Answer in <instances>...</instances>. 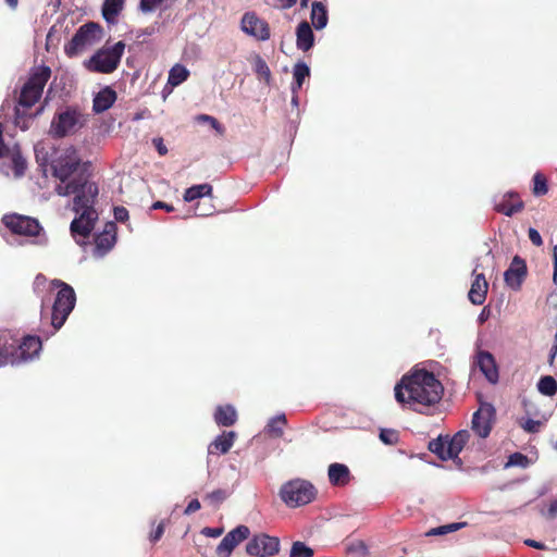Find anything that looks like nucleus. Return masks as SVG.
Segmentation results:
<instances>
[{"mask_svg":"<svg viewBox=\"0 0 557 557\" xmlns=\"http://www.w3.org/2000/svg\"><path fill=\"white\" fill-rule=\"evenodd\" d=\"M50 165L52 175L59 181L54 187L59 196L67 197L74 195L76 197L85 195L89 199L97 197L98 187L88 180L75 148L67 147L60 151L51 160Z\"/></svg>","mask_w":557,"mask_h":557,"instance_id":"f257e3e1","label":"nucleus"},{"mask_svg":"<svg viewBox=\"0 0 557 557\" xmlns=\"http://www.w3.org/2000/svg\"><path fill=\"white\" fill-rule=\"evenodd\" d=\"M394 389L396 400L414 410L419 406L429 407L438 403L444 391L442 383L434 374L424 370L405 375Z\"/></svg>","mask_w":557,"mask_h":557,"instance_id":"f03ea898","label":"nucleus"},{"mask_svg":"<svg viewBox=\"0 0 557 557\" xmlns=\"http://www.w3.org/2000/svg\"><path fill=\"white\" fill-rule=\"evenodd\" d=\"M96 197L76 196L73 200V210L76 218L71 223V233L77 244L89 236L98 220V213L94 208Z\"/></svg>","mask_w":557,"mask_h":557,"instance_id":"7ed1b4c3","label":"nucleus"},{"mask_svg":"<svg viewBox=\"0 0 557 557\" xmlns=\"http://www.w3.org/2000/svg\"><path fill=\"white\" fill-rule=\"evenodd\" d=\"M52 287L59 288L51 313V325L55 331L62 327L70 313L73 311L76 302V295L74 289L66 283L60 280L50 282Z\"/></svg>","mask_w":557,"mask_h":557,"instance_id":"20e7f679","label":"nucleus"},{"mask_svg":"<svg viewBox=\"0 0 557 557\" xmlns=\"http://www.w3.org/2000/svg\"><path fill=\"white\" fill-rule=\"evenodd\" d=\"M317 495L314 486L306 480L294 479L281 486L280 497L289 508H297L311 503Z\"/></svg>","mask_w":557,"mask_h":557,"instance_id":"39448f33","label":"nucleus"},{"mask_svg":"<svg viewBox=\"0 0 557 557\" xmlns=\"http://www.w3.org/2000/svg\"><path fill=\"white\" fill-rule=\"evenodd\" d=\"M124 50L125 44L117 41L112 47L99 49L90 59L84 62V65L91 72L112 73L117 69Z\"/></svg>","mask_w":557,"mask_h":557,"instance_id":"423d86ee","label":"nucleus"},{"mask_svg":"<svg viewBox=\"0 0 557 557\" xmlns=\"http://www.w3.org/2000/svg\"><path fill=\"white\" fill-rule=\"evenodd\" d=\"M50 75V67L45 65L35 67L32 71L28 81L25 83L21 91L18 104L22 108H32L40 99Z\"/></svg>","mask_w":557,"mask_h":557,"instance_id":"0eeeda50","label":"nucleus"},{"mask_svg":"<svg viewBox=\"0 0 557 557\" xmlns=\"http://www.w3.org/2000/svg\"><path fill=\"white\" fill-rule=\"evenodd\" d=\"M102 38L101 27L92 22L82 25L71 41L65 45L64 51L67 57L73 58L79 55Z\"/></svg>","mask_w":557,"mask_h":557,"instance_id":"6e6552de","label":"nucleus"},{"mask_svg":"<svg viewBox=\"0 0 557 557\" xmlns=\"http://www.w3.org/2000/svg\"><path fill=\"white\" fill-rule=\"evenodd\" d=\"M84 115L76 109L67 108L57 113L50 125V134L62 138L79 131L85 125Z\"/></svg>","mask_w":557,"mask_h":557,"instance_id":"1a4fd4ad","label":"nucleus"},{"mask_svg":"<svg viewBox=\"0 0 557 557\" xmlns=\"http://www.w3.org/2000/svg\"><path fill=\"white\" fill-rule=\"evenodd\" d=\"M278 549V539L267 534L253 536L246 545L247 554L255 557H270L275 555Z\"/></svg>","mask_w":557,"mask_h":557,"instance_id":"9d476101","label":"nucleus"},{"mask_svg":"<svg viewBox=\"0 0 557 557\" xmlns=\"http://www.w3.org/2000/svg\"><path fill=\"white\" fill-rule=\"evenodd\" d=\"M3 224L14 234L24 236H38L41 226L38 221L29 216L9 214L2 219Z\"/></svg>","mask_w":557,"mask_h":557,"instance_id":"9b49d317","label":"nucleus"},{"mask_svg":"<svg viewBox=\"0 0 557 557\" xmlns=\"http://www.w3.org/2000/svg\"><path fill=\"white\" fill-rule=\"evenodd\" d=\"M41 349V341L37 336H26L18 347L11 352L10 362L18 366L22 362L33 360Z\"/></svg>","mask_w":557,"mask_h":557,"instance_id":"f8f14e48","label":"nucleus"},{"mask_svg":"<svg viewBox=\"0 0 557 557\" xmlns=\"http://www.w3.org/2000/svg\"><path fill=\"white\" fill-rule=\"evenodd\" d=\"M495 418V409L490 404H482L472 418V430L481 438L490 435Z\"/></svg>","mask_w":557,"mask_h":557,"instance_id":"ddd939ff","label":"nucleus"},{"mask_svg":"<svg viewBox=\"0 0 557 557\" xmlns=\"http://www.w3.org/2000/svg\"><path fill=\"white\" fill-rule=\"evenodd\" d=\"M242 30L258 39L265 41L270 38V28L265 21L258 17L255 13L248 12L242 18Z\"/></svg>","mask_w":557,"mask_h":557,"instance_id":"4468645a","label":"nucleus"},{"mask_svg":"<svg viewBox=\"0 0 557 557\" xmlns=\"http://www.w3.org/2000/svg\"><path fill=\"white\" fill-rule=\"evenodd\" d=\"M250 534L249 528L246 525H238L230 531L216 546V554L219 557H230L233 549L243 541L248 539Z\"/></svg>","mask_w":557,"mask_h":557,"instance_id":"2eb2a0df","label":"nucleus"},{"mask_svg":"<svg viewBox=\"0 0 557 557\" xmlns=\"http://www.w3.org/2000/svg\"><path fill=\"white\" fill-rule=\"evenodd\" d=\"M116 225L114 222H108L104 228L95 238V248L92 255L95 258L104 257L115 245Z\"/></svg>","mask_w":557,"mask_h":557,"instance_id":"dca6fc26","label":"nucleus"},{"mask_svg":"<svg viewBox=\"0 0 557 557\" xmlns=\"http://www.w3.org/2000/svg\"><path fill=\"white\" fill-rule=\"evenodd\" d=\"M527 275V264L523 259L513 257L509 268L504 273V280L508 287L518 290Z\"/></svg>","mask_w":557,"mask_h":557,"instance_id":"f3484780","label":"nucleus"},{"mask_svg":"<svg viewBox=\"0 0 557 557\" xmlns=\"http://www.w3.org/2000/svg\"><path fill=\"white\" fill-rule=\"evenodd\" d=\"M474 280L471 284L468 297L473 305H482L485 301L488 284L483 273H478V268L473 270Z\"/></svg>","mask_w":557,"mask_h":557,"instance_id":"a211bd4d","label":"nucleus"},{"mask_svg":"<svg viewBox=\"0 0 557 557\" xmlns=\"http://www.w3.org/2000/svg\"><path fill=\"white\" fill-rule=\"evenodd\" d=\"M522 208L523 202L513 193H507L499 200L495 201V210L507 216L513 215L521 211Z\"/></svg>","mask_w":557,"mask_h":557,"instance_id":"6ab92c4d","label":"nucleus"},{"mask_svg":"<svg viewBox=\"0 0 557 557\" xmlns=\"http://www.w3.org/2000/svg\"><path fill=\"white\" fill-rule=\"evenodd\" d=\"M476 364L491 383H496L498 380V371L492 354L487 351H480L476 356Z\"/></svg>","mask_w":557,"mask_h":557,"instance_id":"aec40b11","label":"nucleus"},{"mask_svg":"<svg viewBox=\"0 0 557 557\" xmlns=\"http://www.w3.org/2000/svg\"><path fill=\"white\" fill-rule=\"evenodd\" d=\"M236 440V433L234 431L223 432L218 435L213 442L208 446L209 454H226Z\"/></svg>","mask_w":557,"mask_h":557,"instance_id":"412c9836","label":"nucleus"},{"mask_svg":"<svg viewBox=\"0 0 557 557\" xmlns=\"http://www.w3.org/2000/svg\"><path fill=\"white\" fill-rule=\"evenodd\" d=\"M116 100V94L110 87L101 89L94 98L92 109L96 113H102L110 109Z\"/></svg>","mask_w":557,"mask_h":557,"instance_id":"4be33fe9","label":"nucleus"},{"mask_svg":"<svg viewBox=\"0 0 557 557\" xmlns=\"http://www.w3.org/2000/svg\"><path fill=\"white\" fill-rule=\"evenodd\" d=\"M296 45L299 50L308 51L314 42L313 32L307 22H301L296 30Z\"/></svg>","mask_w":557,"mask_h":557,"instance_id":"5701e85b","label":"nucleus"},{"mask_svg":"<svg viewBox=\"0 0 557 557\" xmlns=\"http://www.w3.org/2000/svg\"><path fill=\"white\" fill-rule=\"evenodd\" d=\"M329 480L333 485H345L349 481V469L343 463H332L327 471Z\"/></svg>","mask_w":557,"mask_h":557,"instance_id":"b1692460","label":"nucleus"},{"mask_svg":"<svg viewBox=\"0 0 557 557\" xmlns=\"http://www.w3.org/2000/svg\"><path fill=\"white\" fill-rule=\"evenodd\" d=\"M469 438V431L461 430L457 432L450 440H447L448 455H446V457H451V459L458 457L465 445L468 443Z\"/></svg>","mask_w":557,"mask_h":557,"instance_id":"393cba45","label":"nucleus"},{"mask_svg":"<svg viewBox=\"0 0 557 557\" xmlns=\"http://www.w3.org/2000/svg\"><path fill=\"white\" fill-rule=\"evenodd\" d=\"M237 420V413L233 406H219L214 412V421L218 425L231 426Z\"/></svg>","mask_w":557,"mask_h":557,"instance_id":"a878e982","label":"nucleus"},{"mask_svg":"<svg viewBox=\"0 0 557 557\" xmlns=\"http://www.w3.org/2000/svg\"><path fill=\"white\" fill-rule=\"evenodd\" d=\"M311 22L315 29L320 30L327 25V10L321 2H313L311 5Z\"/></svg>","mask_w":557,"mask_h":557,"instance_id":"bb28decb","label":"nucleus"},{"mask_svg":"<svg viewBox=\"0 0 557 557\" xmlns=\"http://www.w3.org/2000/svg\"><path fill=\"white\" fill-rule=\"evenodd\" d=\"M250 62L258 78L260 81H264L267 85H270L272 81V74L267 62L259 54H253L250 59Z\"/></svg>","mask_w":557,"mask_h":557,"instance_id":"cd10ccee","label":"nucleus"},{"mask_svg":"<svg viewBox=\"0 0 557 557\" xmlns=\"http://www.w3.org/2000/svg\"><path fill=\"white\" fill-rule=\"evenodd\" d=\"M125 0H104L102 4V16L108 23H114L123 10Z\"/></svg>","mask_w":557,"mask_h":557,"instance_id":"c85d7f7f","label":"nucleus"},{"mask_svg":"<svg viewBox=\"0 0 557 557\" xmlns=\"http://www.w3.org/2000/svg\"><path fill=\"white\" fill-rule=\"evenodd\" d=\"M212 194V186L210 184H199L194 185L186 189L184 194V200L187 202H191L198 198H202L206 196H211Z\"/></svg>","mask_w":557,"mask_h":557,"instance_id":"c756f323","label":"nucleus"},{"mask_svg":"<svg viewBox=\"0 0 557 557\" xmlns=\"http://www.w3.org/2000/svg\"><path fill=\"white\" fill-rule=\"evenodd\" d=\"M285 424V414H277L269 420L265 426V432L272 437H282Z\"/></svg>","mask_w":557,"mask_h":557,"instance_id":"7c9ffc66","label":"nucleus"},{"mask_svg":"<svg viewBox=\"0 0 557 557\" xmlns=\"http://www.w3.org/2000/svg\"><path fill=\"white\" fill-rule=\"evenodd\" d=\"M189 71L184 65L176 64L169 72L168 83L173 87L178 86L187 79Z\"/></svg>","mask_w":557,"mask_h":557,"instance_id":"2f4dec72","label":"nucleus"},{"mask_svg":"<svg viewBox=\"0 0 557 557\" xmlns=\"http://www.w3.org/2000/svg\"><path fill=\"white\" fill-rule=\"evenodd\" d=\"M429 449L437 455L442 460H449L451 457H446L448 455V443L447 440L438 437L429 443Z\"/></svg>","mask_w":557,"mask_h":557,"instance_id":"473e14b6","label":"nucleus"},{"mask_svg":"<svg viewBox=\"0 0 557 557\" xmlns=\"http://www.w3.org/2000/svg\"><path fill=\"white\" fill-rule=\"evenodd\" d=\"M537 389L545 396H553L557 391V382L553 376H543L537 383Z\"/></svg>","mask_w":557,"mask_h":557,"instance_id":"72a5a7b5","label":"nucleus"},{"mask_svg":"<svg viewBox=\"0 0 557 557\" xmlns=\"http://www.w3.org/2000/svg\"><path fill=\"white\" fill-rule=\"evenodd\" d=\"M463 525H465V523H461V522H455V523L441 525V527L433 528V529L429 530L425 535L426 536L444 535V534H447L450 532H455V531L461 529Z\"/></svg>","mask_w":557,"mask_h":557,"instance_id":"f704fd0d","label":"nucleus"},{"mask_svg":"<svg viewBox=\"0 0 557 557\" xmlns=\"http://www.w3.org/2000/svg\"><path fill=\"white\" fill-rule=\"evenodd\" d=\"M310 76V69L305 62H298L293 69L294 81L304 84L306 78Z\"/></svg>","mask_w":557,"mask_h":557,"instance_id":"c9c22d12","label":"nucleus"},{"mask_svg":"<svg viewBox=\"0 0 557 557\" xmlns=\"http://www.w3.org/2000/svg\"><path fill=\"white\" fill-rule=\"evenodd\" d=\"M530 466L529 458L521 453H513L509 456L508 461L505 465V468L510 467H520L528 468Z\"/></svg>","mask_w":557,"mask_h":557,"instance_id":"e433bc0d","label":"nucleus"},{"mask_svg":"<svg viewBox=\"0 0 557 557\" xmlns=\"http://www.w3.org/2000/svg\"><path fill=\"white\" fill-rule=\"evenodd\" d=\"M548 191L547 181L544 175L536 173L533 176V194L535 196H543Z\"/></svg>","mask_w":557,"mask_h":557,"instance_id":"4c0bfd02","label":"nucleus"},{"mask_svg":"<svg viewBox=\"0 0 557 557\" xmlns=\"http://www.w3.org/2000/svg\"><path fill=\"white\" fill-rule=\"evenodd\" d=\"M313 550L302 542H295L292 546L290 557H312Z\"/></svg>","mask_w":557,"mask_h":557,"instance_id":"58836bf2","label":"nucleus"},{"mask_svg":"<svg viewBox=\"0 0 557 557\" xmlns=\"http://www.w3.org/2000/svg\"><path fill=\"white\" fill-rule=\"evenodd\" d=\"M196 121L199 123H207L209 124L213 129H215L216 133L223 134L224 127L219 123V121L208 114H199L196 116Z\"/></svg>","mask_w":557,"mask_h":557,"instance_id":"ea45409f","label":"nucleus"},{"mask_svg":"<svg viewBox=\"0 0 557 557\" xmlns=\"http://www.w3.org/2000/svg\"><path fill=\"white\" fill-rule=\"evenodd\" d=\"M228 497V493L224 490H215L211 493H209L207 495V498L212 503V504H221L222 502H224L226 498Z\"/></svg>","mask_w":557,"mask_h":557,"instance_id":"a19ab883","label":"nucleus"},{"mask_svg":"<svg viewBox=\"0 0 557 557\" xmlns=\"http://www.w3.org/2000/svg\"><path fill=\"white\" fill-rule=\"evenodd\" d=\"M542 422L539 420L527 419L522 424V429L528 433H536L540 431Z\"/></svg>","mask_w":557,"mask_h":557,"instance_id":"79ce46f5","label":"nucleus"},{"mask_svg":"<svg viewBox=\"0 0 557 557\" xmlns=\"http://www.w3.org/2000/svg\"><path fill=\"white\" fill-rule=\"evenodd\" d=\"M164 0H140V10L143 12H152L159 8Z\"/></svg>","mask_w":557,"mask_h":557,"instance_id":"37998d69","label":"nucleus"},{"mask_svg":"<svg viewBox=\"0 0 557 557\" xmlns=\"http://www.w3.org/2000/svg\"><path fill=\"white\" fill-rule=\"evenodd\" d=\"M380 438L383 443L392 445L397 442V434L393 430H382L380 433Z\"/></svg>","mask_w":557,"mask_h":557,"instance_id":"c03bdc74","label":"nucleus"},{"mask_svg":"<svg viewBox=\"0 0 557 557\" xmlns=\"http://www.w3.org/2000/svg\"><path fill=\"white\" fill-rule=\"evenodd\" d=\"M206 202H198L195 208V214L199 216H207L212 213V205L209 203L208 207Z\"/></svg>","mask_w":557,"mask_h":557,"instance_id":"a18cd8bd","label":"nucleus"},{"mask_svg":"<svg viewBox=\"0 0 557 557\" xmlns=\"http://www.w3.org/2000/svg\"><path fill=\"white\" fill-rule=\"evenodd\" d=\"M23 114H24V112H22L20 108H16V111H15V124H16V126H18L23 131H25V129L28 128L27 122H28L29 119H24Z\"/></svg>","mask_w":557,"mask_h":557,"instance_id":"49530a36","label":"nucleus"},{"mask_svg":"<svg viewBox=\"0 0 557 557\" xmlns=\"http://www.w3.org/2000/svg\"><path fill=\"white\" fill-rule=\"evenodd\" d=\"M528 234L529 239L532 242L533 245L539 247L543 244L541 234L535 228L530 227Z\"/></svg>","mask_w":557,"mask_h":557,"instance_id":"de8ad7c7","label":"nucleus"},{"mask_svg":"<svg viewBox=\"0 0 557 557\" xmlns=\"http://www.w3.org/2000/svg\"><path fill=\"white\" fill-rule=\"evenodd\" d=\"M114 219L120 222L126 221L128 219V211L124 207H115Z\"/></svg>","mask_w":557,"mask_h":557,"instance_id":"09e8293b","label":"nucleus"},{"mask_svg":"<svg viewBox=\"0 0 557 557\" xmlns=\"http://www.w3.org/2000/svg\"><path fill=\"white\" fill-rule=\"evenodd\" d=\"M201 533L208 537H219L223 533V529L221 528H203Z\"/></svg>","mask_w":557,"mask_h":557,"instance_id":"8fccbe9b","label":"nucleus"},{"mask_svg":"<svg viewBox=\"0 0 557 557\" xmlns=\"http://www.w3.org/2000/svg\"><path fill=\"white\" fill-rule=\"evenodd\" d=\"M164 533V523L161 522L159 523V525L156 528V530L150 534V540L151 542H157L161 539V536L163 535Z\"/></svg>","mask_w":557,"mask_h":557,"instance_id":"3c124183","label":"nucleus"},{"mask_svg":"<svg viewBox=\"0 0 557 557\" xmlns=\"http://www.w3.org/2000/svg\"><path fill=\"white\" fill-rule=\"evenodd\" d=\"M152 143L161 156L168 153V148L165 147L162 138H153Z\"/></svg>","mask_w":557,"mask_h":557,"instance_id":"603ef678","label":"nucleus"},{"mask_svg":"<svg viewBox=\"0 0 557 557\" xmlns=\"http://www.w3.org/2000/svg\"><path fill=\"white\" fill-rule=\"evenodd\" d=\"M200 503L198 499H193L191 502H189V504L187 505V507L185 508V511L184 513L185 515H190L197 510L200 509Z\"/></svg>","mask_w":557,"mask_h":557,"instance_id":"864d4df0","label":"nucleus"},{"mask_svg":"<svg viewBox=\"0 0 557 557\" xmlns=\"http://www.w3.org/2000/svg\"><path fill=\"white\" fill-rule=\"evenodd\" d=\"M11 352L9 354L7 348H0V367L4 364H11L10 362Z\"/></svg>","mask_w":557,"mask_h":557,"instance_id":"5fc2aeb1","label":"nucleus"},{"mask_svg":"<svg viewBox=\"0 0 557 557\" xmlns=\"http://www.w3.org/2000/svg\"><path fill=\"white\" fill-rule=\"evenodd\" d=\"M545 516L548 519H554L557 516V499L553 500L549 505L548 510L546 511Z\"/></svg>","mask_w":557,"mask_h":557,"instance_id":"6e6d98bb","label":"nucleus"},{"mask_svg":"<svg viewBox=\"0 0 557 557\" xmlns=\"http://www.w3.org/2000/svg\"><path fill=\"white\" fill-rule=\"evenodd\" d=\"M152 208L153 209H164L166 210L168 212H171L174 210V208L171 206V205H168L166 202H163V201H157L152 205Z\"/></svg>","mask_w":557,"mask_h":557,"instance_id":"4d7b16f0","label":"nucleus"},{"mask_svg":"<svg viewBox=\"0 0 557 557\" xmlns=\"http://www.w3.org/2000/svg\"><path fill=\"white\" fill-rule=\"evenodd\" d=\"M349 550L364 555L367 553V546L362 542H359L358 544L350 546Z\"/></svg>","mask_w":557,"mask_h":557,"instance_id":"13d9d810","label":"nucleus"},{"mask_svg":"<svg viewBox=\"0 0 557 557\" xmlns=\"http://www.w3.org/2000/svg\"><path fill=\"white\" fill-rule=\"evenodd\" d=\"M528 546L536 548V549H544L545 545L541 542H536L534 540H525L524 542Z\"/></svg>","mask_w":557,"mask_h":557,"instance_id":"bf43d9fd","label":"nucleus"},{"mask_svg":"<svg viewBox=\"0 0 557 557\" xmlns=\"http://www.w3.org/2000/svg\"><path fill=\"white\" fill-rule=\"evenodd\" d=\"M554 282L557 285V246L554 249Z\"/></svg>","mask_w":557,"mask_h":557,"instance_id":"052dcab7","label":"nucleus"},{"mask_svg":"<svg viewBox=\"0 0 557 557\" xmlns=\"http://www.w3.org/2000/svg\"><path fill=\"white\" fill-rule=\"evenodd\" d=\"M302 87L301 83H298L296 81L293 82L290 86L292 94L298 95L299 89Z\"/></svg>","mask_w":557,"mask_h":557,"instance_id":"680f3d73","label":"nucleus"},{"mask_svg":"<svg viewBox=\"0 0 557 557\" xmlns=\"http://www.w3.org/2000/svg\"><path fill=\"white\" fill-rule=\"evenodd\" d=\"M46 278L41 275H37L35 278V288L38 289L41 285H45Z\"/></svg>","mask_w":557,"mask_h":557,"instance_id":"e2e57ef3","label":"nucleus"},{"mask_svg":"<svg viewBox=\"0 0 557 557\" xmlns=\"http://www.w3.org/2000/svg\"><path fill=\"white\" fill-rule=\"evenodd\" d=\"M284 8H292L297 0H280Z\"/></svg>","mask_w":557,"mask_h":557,"instance_id":"0e129e2a","label":"nucleus"},{"mask_svg":"<svg viewBox=\"0 0 557 557\" xmlns=\"http://www.w3.org/2000/svg\"><path fill=\"white\" fill-rule=\"evenodd\" d=\"M557 354V344H554L550 348V358L553 359Z\"/></svg>","mask_w":557,"mask_h":557,"instance_id":"69168bd1","label":"nucleus"},{"mask_svg":"<svg viewBox=\"0 0 557 557\" xmlns=\"http://www.w3.org/2000/svg\"><path fill=\"white\" fill-rule=\"evenodd\" d=\"M11 8H16L18 0H5Z\"/></svg>","mask_w":557,"mask_h":557,"instance_id":"338daca9","label":"nucleus"},{"mask_svg":"<svg viewBox=\"0 0 557 557\" xmlns=\"http://www.w3.org/2000/svg\"><path fill=\"white\" fill-rule=\"evenodd\" d=\"M292 104H293L294 107H297V106H298V95L293 94V97H292Z\"/></svg>","mask_w":557,"mask_h":557,"instance_id":"774afa93","label":"nucleus"}]
</instances>
